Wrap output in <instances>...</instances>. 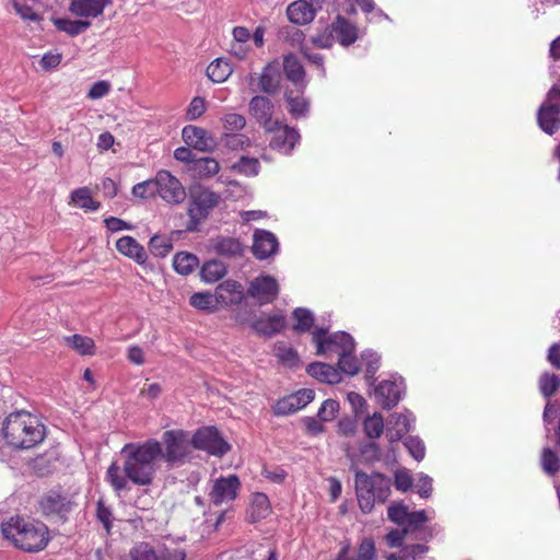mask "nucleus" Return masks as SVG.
<instances>
[{
    "label": "nucleus",
    "mask_w": 560,
    "mask_h": 560,
    "mask_svg": "<svg viewBox=\"0 0 560 560\" xmlns=\"http://www.w3.org/2000/svg\"><path fill=\"white\" fill-rule=\"evenodd\" d=\"M96 518L103 525L107 534L110 533L113 527V513L112 510L104 504L102 500L96 503Z\"/></svg>",
    "instance_id": "obj_52"
},
{
    "label": "nucleus",
    "mask_w": 560,
    "mask_h": 560,
    "mask_svg": "<svg viewBox=\"0 0 560 560\" xmlns=\"http://www.w3.org/2000/svg\"><path fill=\"white\" fill-rule=\"evenodd\" d=\"M221 292H226L231 295V301H224L226 304H238L244 298L242 284L235 280H226L219 285Z\"/></svg>",
    "instance_id": "obj_46"
},
{
    "label": "nucleus",
    "mask_w": 560,
    "mask_h": 560,
    "mask_svg": "<svg viewBox=\"0 0 560 560\" xmlns=\"http://www.w3.org/2000/svg\"><path fill=\"white\" fill-rule=\"evenodd\" d=\"M220 196L209 189H199L191 194L188 207L189 221L186 230L198 231L199 224L208 218L210 212L219 205Z\"/></svg>",
    "instance_id": "obj_5"
},
{
    "label": "nucleus",
    "mask_w": 560,
    "mask_h": 560,
    "mask_svg": "<svg viewBox=\"0 0 560 560\" xmlns=\"http://www.w3.org/2000/svg\"><path fill=\"white\" fill-rule=\"evenodd\" d=\"M1 533L14 548L24 552H39L50 541L49 529L44 523L21 515L2 522Z\"/></svg>",
    "instance_id": "obj_3"
},
{
    "label": "nucleus",
    "mask_w": 560,
    "mask_h": 560,
    "mask_svg": "<svg viewBox=\"0 0 560 560\" xmlns=\"http://www.w3.org/2000/svg\"><path fill=\"white\" fill-rule=\"evenodd\" d=\"M275 355L278 358L279 362H281L287 368H298L300 363V359L298 352L289 347L287 343L280 341L275 346Z\"/></svg>",
    "instance_id": "obj_34"
},
{
    "label": "nucleus",
    "mask_w": 560,
    "mask_h": 560,
    "mask_svg": "<svg viewBox=\"0 0 560 560\" xmlns=\"http://www.w3.org/2000/svg\"><path fill=\"white\" fill-rule=\"evenodd\" d=\"M279 294V284L271 276H259L255 278L247 289V295L253 298L259 305L272 303Z\"/></svg>",
    "instance_id": "obj_10"
},
{
    "label": "nucleus",
    "mask_w": 560,
    "mask_h": 560,
    "mask_svg": "<svg viewBox=\"0 0 560 560\" xmlns=\"http://www.w3.org/2000/svg\"><path fill=\"white\" fill-rule=\"evenodd\" d=\"M158 177L136 184L132 187V195L140 199H149L158 195Z\"/></svg>",
    "instance_id": "obj_45"
},
{
    "label": "nucleus",
    "mask_w": 560,
    "mask_h": 560,
    "mask_svg": "<svg viewBox=\"0 0 560 560\" xmlns=\"http://www.w3.org/2000/svg\"><path fill=\"white\" fill-rule=\"evenodd\" d=\"M306 371L312 377L323 383L336 384L340 381L338 370L327 363L313 362L308 364Z\"/></svg>",
    "instance_id": "obj_28"
},
{
    "label": "nucleus",
    "mask_w": 560,
    "mask_h": 560,
    "mask_svg": "<svg viewBox=\"0 0 560 560\" xmlns=\"http://www.w3.org/2000/svg\"><path fill=\"white\" fill-rule=\"evenodd\" d=\"M114 0H70L69 10L77 16L97 18L103 14L105 7Z\"/></svg>",
    "instance_id": "obj_19"
},
{
    "label": "nucleus",
    "mask_w": 560,
    "mask_h": 560,
    "mask_svg": "<svg viewBox=\"0 0 560 560\" xmlns=\"http://www.w3.org/2000/svg\"><path fill=\"white\" fill-rule=\"evenodd\" d=\"M116 248L121 255L135 260L139 265H144L148 259L144 247L132 236L126 235L120 237L116 242Z\"/></svg>",
    "instance_id": "obj_22"
},
{
    "label": "nucleus",
    "mask_w": 560,
    "mask_h": 560,
    "mask_svg": "<svg viewBox=\"0 0 560 560\" xmlns=\"http://www.w3.org/2000/svg\"><path fill=\"white\" fill-rule=\"evenodd\" d=\"M224 145L230 150H244L252 145L250 139L243 133H225L224 135Z\"/></svg>",
    "instance_id": "obj_49"
},
{
    "label": "nucleus",
    "mask_w": 560,
    "mask_h": 560,
    "mask_svg": "<svg viewBox=\"0 0 560 560\" xmlns=\"http://www.w3.org/2000/svg\"><path fill=\"white\" fill-rule=\"evenodd\" d=\"M65 345L82 357L94 355L96 346L91 337L74 334L63 337Z\"/></svg>",
    "instance_id": "obj_27"
},
{
    "label": "nucleus",
    "mask_w": 560,
    "mask_h": 560,
    "mask_svg": "<svg viewBox=\"0 0 560 560\" xmlns=\"http://www.w3.org/2000/svg\"><path fill=\"white\" fill-rule=\"evenodd\" d=\"M72 203L85 211H96L101 207V202L92 198L89 187H80L74 189L70 194L69 205Z\"/></svg>",
    "instance_id": "obj_29"
},
{
    "label": "nucleus",
    "mask_w": 560,
    "mask_h": 560,
    "mask_svg": "<svg viewBox=\"0 0 560 560\" xmlns=\"http://www.w3.org/2000/svg\"><path fill=\"white\" fill-rule=\"evenodd\" d=\"M110 90V84L107 81H97L92 84L88 92V97L91 100H98L104 97Z\"/></svg>",
    "instance_id": "obj_60"
},
{
    "label": "nucleus",
    "mask_w": 560,
    "mask_h": 560,
    "mask_svg": "<svg viewBox=\"0 0 560 560\" xmlns=\"http://www.w3.org/2000/svg\"><path fill=\"white\" fill-rule=\"evenodd\" d=\"M404 444L416 460L420 462L424 458L425 446L421 440L418 438L409 436L406 439Z\"/></svg>",
    "instance_id": "obj_54"
},
{
    "label": "nucleus",
    "mask_w": 560,
    "mask_h": 560,
    "mask_svg": "<svg viewBox=\"0 0 560 560\" xmlns=\"http://www.w3.org/2000/svg\"><path fill=\"white\" fill-rule=\"evenodd\" d=\"M232 170L245 176H256L259 173L260 163L256 158L244 155L233 164Z\"/></svg>",
    "instance_id": "obj_40"
},
{
    "label": "nucleus",
    "mask_w": 560,
    "mask_h": 560,
    "mask_svg": "<svg viewBox=\"0 0 560 560\" xmlns=\"http://www.w3.org/2000/svg\"><path fill=\"white\" fill-rule=\"evenodd\" d=\"M278 249L277 237L269 231L257 230L254 233V243L252 250L257 259H266L273 255Z\"/></svg>",
    "instance_id": "obj_18"
},
{
    "label": "nucleus",
    "mask_w": 560,
    "mask_h": 560,
    "mask_svg": "<svg viewBox=\"0 0 560 560\" xmlns=\"http://www.w3.org/2000/svg\"><path fill=\"white\" fill-rule=\"evenodd\" d=\"M375 395L384 409L394 408L400 400V389L396 382L383 381L375 388Z\"/></svg>",
    "instance_id": "obj_25"
},
{
    "label": "nucleus",
    "mask_w": 560,
    "mask_h": 560,
    "mask_svg": "<svg viewBox=\"0 0 560 560\" xmlns=\"http://www.w3.org/2000/svg\"><path fill=\"white\" fill-rule=\"evenodd\" d=\"M302 94L303 93H299L298 95H294V92L289 90L284 93L289 113L294 118L305 116L310 109V103Z\"/></svg>",
    "instance_id": "obj_32"
},
{
    "label": "nucleus",
    "mask_w": 560,
    "mask_h": 560,
    "mask_svg": "<svg viewBox=\"0 0 560 560\" xmlns=\"http://www.w3.org/2000/svg\"><path fill=\"white\" fill-rule=\"evenodd\" d=\"M285 326V317L281 314H273L267 317H259L252 323V328L261 336L271 337L282 331Z\"/></svg>",
    "instance_id": "obj_23"
},
{
    "label": "nucleus",
    "mask_w": 560,
    "mask_h": 560,
    "mask_svg": "<svg viewBox=\"0 0 560 560\" xmlns=\"http://www.w3.org/2000/svg\"><path fill=\"white\" fill-rule=\"evenodd\" d=\"M315 393L313 389L303 388L291 395H288L273 405L272 410L276 416H288L306 407L313 401Z\"/></svg>",
    "instance_id": "obj_12"
},
{
    "label": "nucleus",
    "mask_w": 560,
    "mask_h": 560,
    "mask_svg": "<svg viewBox=\"0 0 560 560\" xmlns=\"http://www.w3.org/2000/svg\"><path fill=\"white\" fill-rule=\"evenodd\" d=\"M222 124L226 133H234L244 129L246 119L241 114L229 113L222 117Z\"/></svg>",
    "instance_id": "obj_48"
},
{
    "label": "nucleus",
    "mask_w": 560,
    "mask_h": 560,
    "mask_svg": "<svg viewBox=\"0 0 560 560\" xmlns=\"http://www.w3.org/2000/svg\"><path fill=\"white\" fill-rule=\"evenodd\" d=\"M311 42L317 48H322V49L331 48L335 44V39H334L332 33L330 31V26L327 25L322 33L313 36L311 38Z\"/></svg>",
    "instance_id": "obj_56"
},
{
    "label": "nucleus",
    "mask_w": 560,
    "mask_h": 560,
    "mask_svg": "<svg viewBox=\"0 0 560 560\" xmlns=\"http://www.w3.org/2000/svg\"><path fill=\"white\" fill-rule=\"evenodd\" d=\"M538 384L541 395L549 399L560 387V377L556 374L545 372L540 375Z\"/></svg>",
    "instance_id": "obj_38"
},
{
    "label": "nucleus",
    "mask_w": 560,
    "mask_h": 560,
    "mask_svg": "<svg viewBox=\"0 0 560 560\" xmlns=\"http://www.w3.org/2000/svg\"><path fill=\"white\" fill-rule=\"evenodd\" d=\"M388 423L393 424L395 430V434L392 435V440H399L410 431L409 419L402 413H393Z\"/></svg>",
    "instance_id": "obj_47"
},
{
    "label": "nucleus",
    "mask_w": 560,
    "mask_h": 560,
    "mask_svg": "<svg viewBox=\"0 0 560 560\" xmlns=\"http://www.w3.org/2000/svg\"><path fill=\"white\" fill-rule=\"evenodd\" d=\"M350 552V544L348 541L343 542L336 560H375L376 559V549L375 542L372 538L362 539L358 553L354 558L349 557Z\"/></svg>",
    "instance_id": "obj_24"
},
{
    "label": "nucleus",
    "mask_w": 560,
    "mask_h": 560,
    "mask_svg": "<svg viewBox=\"0 0 560 560\" xmlns=\"http://www.w3.org/2000/svg\"><path fill=\"white\" fill-rule=\"evenodd\" d=\"M280 88V72L276 62L264 67L259 75V89L267 94H276Z\"/></svg>",
    "instance_id": "obj_26"
},
{
    "label": "nucleus",
    "mask_w": 560,
    "mask_h": 560,
    "mask_svg": "<svg viewBox=\"0 0 560 560\" xmlns=\"http://www.w3.org/2000/svg\"><path fill=\"white\" fill-rule=\"evenodd\" d=\"M355 492L360 510L370 513L375 502H385L390 493L389 483L382 474L368 475L355 470Z\"/></svg>",
    "instance_id": "obj_4"
},
{
    "label": "nucleus",
    "mask_w": 560,
    "mask_h": 560,
    "mask_svg": "<svg viewBox=\"0 0 560 560\" xmlns=\"http://www.w3.org/2000/svg\"><path fill=\"white\" fill-rule=\"evenodd\" d=\"M335 43L349 47L359 39L358 26L347 18L338 14L329 24Z\"/></svg>",
    "instance_id": "obj_16"
},
{
    "label": "nucleus",
    "mask_w": 560,
    "mask_h": 560,
    "mask_svg": "<svg viewBox=\"0 0 560 560\" xmlns=\"http://www.w3.org/2000/svg\"><path fill=\"white\" fill-rule=\"evenodd\" d=\"M225 273L226 268L221 261L210 260L202 266L200 277L202 281L207 283H213L222 279Z\"/></svg>",
    "instance_id": "obj_35"
},
{
    "label": "nucleus",
    "mask_w": 560,
    "mask_h": 560,
    "mask_svg": "<svg viewBox=\"0 0 560 560\" xmlns=\"http://www.w3.org/2000/svg\"><path fill=\"white\" fill-rule=\"evenodd\" d=\"M4 443L15 451H26L39 445L46 438V427L37 416L26 410L9 413L2 421Z\"/></svg>",
    "instance_id": "obj_2"
},
{
    "label": "nucleus",
    "mask_w": 560,
    "mask_h": 560,
    "mask_svg": "<svg viewBox=\"0 0 560 560\" xmlns=\"http://www.w3.org/2000/svg\"><path fill=\"white\" fill-rule=\"evenodd\" d=\"M206 110V102L202 97L196 96L187 108V117L190 120L199 118Z\"/></svg>",
    "instance_id": "obj_58"
},
{
    "label": "nucleus",
    "mask_w": 560,
    "mask_h": 560,
    "mask_svg": "<svg viewBox=\"0 0 560 560\" xmlns=\"http://www.w3.org/2000/svg\"><path fill=\"white\" fill-rule=\"evenodd\" d=\"M353 352L354 351H345L338 359V369L351 376L358 374L361 369V364L353 355Z\"/></svg>",
    "instance_id": "obj_44"
},
{
    "label": "nucleus",
    "mask_w": 560,
    "mask_h": 560,
    "mask_svg": "<svg viewBox=\"0 0 560 560\" xmlns=\"http://www.w3.org/2000/svg\"><path fill=\"white\" fill-rule=\"evenodd\" d=\"M316 15V9L306 0H296L287 8V16L290 22L296 25L311 23Z\"/></svg>",
    "instance_id": "obj_21"
},
{
    "label": "nucleus",
    "mask_w": 560,
    "mask_h": 560,
    "mask_svg": "<svg viewBox=\"0 0 560 560\" xmlns=\"http://www.w3.org/2000/svg\"><path fill=\"white\" fill-rule=\"evenodd\" d=\"M537 122L550 136L560 129V85H553L548 91L546 101L538 109Z\"/></svg>",
    "instance_id": "obj_7"
},
{
    "label": "nucleus",
    "mask_w": 560,
    "mask_h": 560,
    "mask_svg": "<svg viewBox=\"0 0 560 560\" xmlns=\"http://www.w3.org/2000/svg\"><path fill=\"white\" fill-rule=\"evenodd\" d=\"M198 266V258L190 253H177L173 258L174 270L183 276L191 273Z\"/></svg>",
    "instance_id": "obj_33"
},
{
    "label": "nucleus",
    "mask_w": 560,
    "mask_h": 560,
    "mask_svg": "<svg viewBox=\"0 0 560 560\" xmlns=\"http://www.w3.org/2000/svg\"><path fill=\"white\" fill-rule=\"evenodd\" d=\"M54 24L58 31L65 32L70 36H77L91 26V22L69 19H56Z\"/></svg>",
    "instance_id": "obj_36"
},
{
    "label": "nucleus",
    "mask_w": 560,
    "mask_h": 560,
    "mask_svg": "<svg viewBox=\"0 0 560 560\" xmlns=\"http://www.w3.org/2000/svg\"><path fill=\"white\" fill-rule=\"evenodd\" d=\"M191 445L197 450L205 451L218 457H222L231 448L230 444L221 436L220 432L214 427L198 429L191 438Z\"/></svg>",
    "instance_id": "obj_8"
},
{
    "label": "nucleus",
    "mask_w": 560,
    "mask_h": 560,
    "mask_svg": "<svg viewBox=\"0 0 560 560\" xmlns=\"http://www.w3.org/2000/svg\"><path fill=\"white\" fill-rule=\"evenodd\" d=\"M428 521V516L424 510L409 512L406 520V525H409L412 528H418L420 525L424 524Z\"/></svg>",
    "instance_id": "obj_62"
},
{
    "label": "nucleus",
    "mask_w": 560,
    "mask_h": 560,
    "mask_svg": "<svg viewBox=\"0 0 560 560\" xmlns=\"http://www.w3.org/2000/svg\"><path fill=\"white\" fill-rule=\"evenodd\" d=\"M12 5L16 14L23 20L39 21V15L27 4L20 3L18 0L12 1Z\"/></svg>",
    "instance_id": "obj_59"
},
{
    "label": "nucleus",
    "mask_w": 560,
    "mask_h": 560,
    "mask_svg": "<svg viewBox=\"0 0 560 560\" xmlns=\"http://www.w3.org/2000/svg\"><path fill=\"white\" fill-rule=\"evenodd\" d=\"M159 560H185V552L179 549L163 548L158 551Z\"/></svg>",
    "instance_id": "obj_64"
},
{
    "label": "nucleus",
    "mask_w": 560,
    "mask_h": 560,
    "mask_svg": "<svg viewBox=\"0 0 560 560\" xmlns=\"http://www.w3.org/2000/svg\"><path fill=\"white\" fill-rule=\"evenodd\" d=\"M158 195L168 203H179L186 197L185 188L182 183L168 171L158 172Z\"/></svg>",
    "instance_id": "obj_13"
},
{
    "label": "nucleus",
    "mask_w": 560,
    "mask_h": 560,
    "mask_svg": "<svg viewBox=\"0 0 560 560\" xmlns=\"http://www.w3.org/2000/svg\"><path fill=\"white\" fill-rule=\"evenodd\" d=\"M104 223L110 232H118V231L131 229L130 224H128L124 220L116 218V217L106 218L104 220Z\"/></svg>",
    "instance_id": "obj_63"
},
{
    "label": "nucleus",
    "mask_w": 560,
    "mask_h": 560,
    "mask_svg": "<svg viewBox=\"0 0 560 560\" xmlns=\"http://www.w3.org/2000/svg\"><path fill=\"white\" fill-rule=\"evenodd\" d=\"M233 72L231 63L224 58L213 60L207 68L208 78L215 83L224 82Z\"/></svg>",
    "instance_id": "obj_30"
},
{
    "label": "nucleus",
    "mask_w": 560,
    "mask_h": 560,
    "mask_svg": "<svg viewBox=\"0 0 560 560\" xmlns=\"http://www.w3.org/2000/svg\"><path fill=\"white\" fill-rule=\"evenodd\" d=\"M173 249V244L170 238L162 235H154L149 242V250L156 257H165Z\"/></svg>",
    "instance_id": "obj_43"
},
{
    "label": "nucleus",
    "mask_w": 560,
    "mask_h": 560,
    "mask_svg": "<svg viewBox=\"0 0 560 560\" xmlns=\"http://www.w3.org/2000/svg\"><path fill=\"white\" fill-rule=\"evenodd\" d=\"M219 254L234 257L242 254V244L235 238H222L215 246Z\"/></svg>",
    "instance_id": "obj_50"
},
{
    "label": "nucleus",
    "mask_w": 560,
    "mask_h": 560,
    "mask_svg": "<svg viewBox=\"0 0 560 560\" xmlns=\"http://www.w3.org/2000/svg\"><path fill=\"white\" fill-rule=\"evenodd\" d=\"M283 71L285 78L296 86L298 93H304L306 88L305 70L299 58L289 54L283 58Z\"/></svg>",
    "instance_id": "obj_20"
},
{
    "label": "nucleus",
    "mask_w": 560,
    "mask_h": 560,
    "mask_svg": "<svg viewBox=\"0 0 560 560\" xmlns=\"http://www.w3.org/2000/svg\"><path fill=\"white\" fill-rule=\"evenodd\" d=\"M395 487L402 492L408 491L412 487V477L406 470L395 472Z\"/></svg>",
    "instance_id": "obj_61"
},
{
    "label": "nucleus",
    "mask_w": 560,
    "mask_h": 560,
    "mask_svg": "<svg viewBox=\"0 0 560 560\" xmlns=\"http://www.w3.org/2000/svg\"><path fill=\"white\" fill-rule=\"evenodd\" d=\"M130 556L131 560H159L158 551L147 542H141L131 550Z\"/></svg>",
    "instance_id": "obj_51"
},
{
    "label": "nucleus",
    "mask_w": 560,
    "mask_h": 560,
    "mask_svg": "<svg viewBox=\"0 0 560 560\" xmlns=\"http://www.w3.org/2000/svg\"><path fill=\"white\" fill-rule=\"evenodd\" d=\"M273 103L267 96H254L248 104L249 115L262 126L265 130H270V127L276 125L278 120H272Z\"/></svg>",
    "instance_id": "obj_15"
},
{
    "label": "nucleus",
    "mask_w": 560,
    "mask_h": 560,
    "mask_svg": "<svg viewBox=\"0 0 560 560\" xmlns=\"http://www.w3.org/2000/svg\"><path fill=\"white\" fill-rule=\"evenodd\" d=\"M241 482L236 475L220 477L214 480L209 493L211 502L219 506L224 502L233 501L237 497Z\"/></svg>",
    "instance_id": "obj_14"
},
{
    "label": "nucleus",
    "mask_w": 560,
    "mask_h": 560,
    "mask_svg": "<svg viewBox=\"0 0 560 560\" xmlns=\"http://www.w3.org/2000/svg\"><path fill=\"white\" fill-rule=\"evenodd\" d=\"M540 465L545 474L556 476L560 470V458L550 447H544L540 455Z\"/></svg>",
    "instance_id": "obj_37"
},
{
    "label": "nucleus",
    "mask_w": 560,
    "mask_h": 560,
    "mask_svg": "<svg viewBox=\"0 0 560 560\" xmlns=\"http://www.w3.org/2000/svg\"><path fill=\"white\" fill-rule=\"evenodd\" d=\"M312 340L317 354L336 353L339 357L345 351H354L355 348L353 338L345 331L328 335L327 329L316 328L312 332Z\"/></svg>",
    "instance_id": "obj_6"
},
{
    "label": "nucleus",
    "mask_w": 560,
    "mask_h": 560,
    "mask_svg": "<svg viewBox=\"0 0 560 560\" xmlns=\"http://www.w3.org/2000/svg\"><path fill=\"white\" fill-rule=\"evenodd\" d=\"M293 318L296 320V324L293 326L296 332H306L314 325L313 314L307 308H295L293 311Z\"/></svg>",
    "instance_id": "obj_42"
},
{
    "label": "nucleus",
    "mask_w": 560,
    "mask_h": 560,
    "mask_svg": "<svg viewBox=\"0 0 560 560\" xmlns=\"http://www.w3.org/2000/svg\"><path fill=\"white\" fill-rule=\"evenodd\" d=\"M194 170L200 177H211L219 173L220 164L213 158L195 160Z\"/></svg>",
    "instance_id": "obj_39"
},
{
    "label": "nucleus",
    "mask_w": 560,
    "mask_h": 560,
    "mask_svg": "<svg viewBox=\"0 0 560 560\" xmlns=\"http://www.w3.org/2000/svg\"><path fill=\"white\" fill-rule=\"evenodd\" d=\"M189 440L182 429L166 430L162 441L148 439L143 442H130L121 448L122 467L112 463L106 479L116 492L128 489V480L136 486H151L162 460L168 469L183 465L189 456Z\"/></svg>",
    "instance_id": "obj_1"
},
{
    "label": "nucleus",
    "mask_w": 560,
    "mask_h": 560,
    "mask_svg": "<svg viewBox=\"0 0 560 560\" xmlns=\"http://www.w3.org/2000/svg\"><path fill=\"white\" fill-rule=\"evenodd\" d=\"M339 411V402L334 399H326L318 410V417L322 421H330L336 418Z\"/></svg>",
    "instance_id": "obj_55"
},
{
    "label": "nucleus",
    "mask_w": 560,
    "mask_h": 560,
    "mask_svg": "<svg viewBox=\"0 0 560 560\" xmlns=\"http://www.w3.org/2000/svg\"><path fill=\"white\" fill-rule=\"evenodd\" d=\"M182 137L188 147L201 152L212 151L215 147L213 137L201 127L186 126L182 130Z\"/></svg>",
    "instance_id": "obj_17"
},
{
    "label": "nucleus",
    "mask_w": 560,
    "mask_h": 560,
    "mask_svg": "<svg viewBox=\"0 0 560 560\" xmlns=\"http://www.w3.org/2000/svg\"><path fill=\"white\" fill-rule=\"evenodd\" d=\"M215 302L217 301H214L212 294L205 292L194 293L189 299V303L191 306L202 311L213 308Z\"/></svg>",
    "instance_id": "obj_53"
},
{
    "label": "nucleus",
    "mask_w": 560,
    "mask_h": 560,
    "mask_svg": "<svg viewBox=\"0 0 560 560\" xmlns=\"http://www.w3.org/2000/svg\"><path fill=\"white\" fill-rule=\"evenodd\" d=\"M270 502L265 493H255L249 510V520L256 523L270 514Z\"/></svg>",
    "instance_id": "obj_31"
},
{
    "label": "nucleus",
    "mask_w": 560,
    "mask_h": 560,
    "mask_svg": "<svg viewBox=\"0 0 560 560\" xmlns=\"http://www.w3.org/2000/svg\"><path fill=\"white\" fill-rule=\"evenodd\" d=\"M388 518L397 525H406L408 508L404 504L390 505L387 511Z\"/></svg>",
    "instance_id": "obj_57"
},
{
    "label": "nucleus",
    "mask_w": 560,
    "mask_h": 560,
    "mask_svg": "<svg viewBox=\"0 0 560 560\" xmlns=\"http://www.w3.org/2000/svg\"><path fill=\"white\" fill-rule=\"evenodd\" d=\"M73 502L59 491L51 490L42 497L39 509L43 515L51 518H65Z\"/></svg>",
    "instance_id": "obj_11"
},
{
    "label": "nucleus",
    "mask_w": 560,
    "mask_h": 560,
    "mask_svg": "<svg viewBox=\"0 0 560 560\" xmlns=\"http://www.w3.org/2000/svg\"><path fill=\"white\" fill-rule=\"evenodd\" d=\"M365 434L370 439H378L384 431V420L380 412L369 416L363 423Z\"/></svg>",
    "instance_id": "obj_41"
},
{
    "label": "nucleus",
    "mask_w": 560,
    "mask_h": 560,
    "mask_svg": "<svg viewBox=\"0 0 560 560\" xmlns=\"http://www.w3.org/2000/svg\"><path fill=\"white\" fill-rule=\"evenodd\" d=\"M265 131L272 135L269 141V147L285 155L293 151L301 138L295 128L288 125H281L279 121L270 127V130Z\"/></svg>",
    "instance_id": "obj_9"
}]
</instances>
